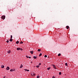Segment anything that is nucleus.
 I'll return each mask as SVG.
<instances>
[{
    "label": "nucleus",
    "instance_id": "obj_1",
    "mask_svg": "<svg viewBox=\"0 0 78 78\" xmlns=\"http://www.w3.org/2000/svg\"><path fill=\"white\" fill-rule=\"evenodd\" d=\"M1 18L3 20H4L5 19V16L4 15L2 16Z\"/></svg>",
    "mask_w": 78,
    "mask_h": 78
},
{
    "label": "nucleus",
    "instance_id": "obj_2",
    "mask_svg": "<svg viewBox=\"0 0 78 78\" xmlns=\"http://www.w3.org/2000/svg\"><path fill=\"white\" fill-rule=\"evenodd\" d=\"M31 75L32 76H35V75H36V74H34V73L33 72L32 73H31Z\"/></svg>",
    "mask_w": 78,
    "mask_h": 78
},
{
    "label": "nucleus",
    "instance_id": "obj_3",
    "mask_svg": "<svg viewBox=\"0 0 78 78\" xmlns=\"http://www.w3.org/2000/svg\"><path fill=\"white\" fill-rule=\"evenodd\" d=\"M15 70H16V69H12L10 70V72H14V71H15Z\"/></svg>",
    "mask_w": 78,
    "mask_h": 78
},
{
    "label": "nucleus",
    "instance_id": "obj_4",
    "mask_svg": "<svg viewBox=\"0 0 78 78\" xmlns=\"http://www.w3.org/2000/svg\"><path fill=\"white\" fill-rule=\"evenodd\" d=\"M52 66H53V68L55 69H56V66H55L54 65H52Z\"/></svg>",
    "mask_w": 78,
    "mask_h": 78
},
{
    "label": "nucleus",
    "instance_id": "obj_5",
    "mask_svg": "<svg viewBox=\"0 0 78 78\" xmlns=\"http://www.w3.org/2000/svg\"><path fill=\"white\" fill-rule=\"evenodd\" d=\"M6 69L7 70H9V66H7L6 68Z\"/></svg>",
    "mask_w": 78,
    "mask_h": 78
},
{
    "label": "nucleus",
    "instance_id": "obj_6",
    "mask_svg": "<svg viewBox=\"0 0 78 78\" xmlns=\"http://www.w3.org/2000/svg\"><path fill=\"white\" fill-rule=\"evenodd\" d=\"M30 52L31 53V54H32V55H33V53H34V52L33 51H30Z\"/></svg>",
    "mask_w": 78,
    "mask_h": 78
},
{
    "label": "nucleus",
    "instance_id": "obj_7",
    "mask_svg": "<svg viewBox=\"0 0 78 78\" xmlns=\"http://www.w3.org/2000/svg\"><path fill=\"white\" fill-rule=\"evenodd\" d=\"M22 67H23V65H22V64H21L20 68H22Z\"/></svg>",
    "mask_w": 78,
    "mask_h": 78
},
{
    "label": "nucleus",
    "instance_id": "obj_8",
    "mask_svg": "<svg viewBox=\"0 0 78 78\" xmlns=\"http://www.w3.org/2000/svg\"><path fill=\"white\" fill-rule=\"evenodd\" d=\"M1 67L2 69H4V67H5V66H4V65H2L1 66Z\"/></svg>",
    "mask_w": 78,
    "mask_h": 78
},
{
    "label": "nucleus",
    "instance_id": "obj_9",
    "mask_svg": "<svg viewBox=\"0 0 78 78\" xmlns=\"http://www.w3.org/2000/svg\"><path fill=\"white\" fill-rule=\"evenodd\" d=\"M66 28L67 30H68V29H69V26H66Z\"/></svg>",
    "mask_w": 78,
    "mask_h": 78
},
{
    "label": "nucleus",
    "instance_id": "obj_10",
    "mask_svg": "<svg viewBox=\"0 0 78 78\" xmlns=\"http://www.w3.org/2000/svg\"><path fill=\"white\" fill-rule=\"evenodd\" d=\"M24 70H26V71H27V72H29V69H24Z\"/></svg>",
    "mask_w": 78,
    "mask_h": 78
},
{
    "label": "nucleus",
    "instance_id": "obj_11",
    "mask_svg": "<svg viewBox=\"0 0 78 78\" xmlns=\"http://www.w3.org/2000/svg\"><path fill=\"white\" fill-rule=\"evenodd\" d=\"M11 53V50H9L8 51V53Z\"/></svg>",
    "mask_w": 78,
    "mask_h": 78
},
{
    "label": "nucleus",
    "instance_id": "obj_12",
    "mask_svg": "<svg viewBox=\"0 0 78 78\" xmlns=\"http://www.w3.org/2000/svg\"><path fill=\"white\" fill-rule=\"evenodd\" d=\"M9 41L10 42H12V38H11L10 40H9Z\"/></svg>",
    "mask_w": 78,
    "mask_h": 78
},
{
    "label": "nucleus",
    "instance_id": "obj_13",
    "mask_svg": "<svg viewBox=\"0 0 78 78\" xmlns=\"http://www.w3.org/2000/svg\"><path fill=\"white\" fill-rule=\"evenodd\" d=\"M50 69H51V68H50V67H49L47 68V70H50Z\"/></svg>",
    "mask_w": 78,
    "mask_h": 78
},
{
    "label": "nucleus",
    "instance_id": "obj_14",
    "mask_svg": "<svg viewBox=\"0 0 78 78\" xmlns=\"http://www.w3.org/2000/svg\"><path fill=\"white\" fill-rule=\"evenodd\" d=\"M20 48H17V50H20Z\"/></svg>",
    "mask_w": 78,
    "mask_h": 78
},
{
    "label": "nucleus",
    "instance_id": "obj_15",
    "mask_svg": "<svg viewBox=\"0 0 78 78\" xmlns=\"http://www.w3.org/2000/svg\"><path fill=\"white\" fill-rule=\"evenodd\" d=\"M33 58H34V59H36L37 58V57H36V56H34Z\"/></svg>",
    "mask_w": 78,
    "mask_h": 78
},
{
    "label": "nucleus",
    "instance_id": "obj_16",
    "mask_svg": "<svg viewBox=\"0 0 78 78\" xmlns=\"http://www.w3.org/2000/svg\"><path fill=\"white\" fill-rule=\"evenodd\" d=\"M36 67H37V68H38V67H39V65H38L37 66H36Z\"/></svg>",
    "mask_w": 78,
    "mask_h": 78
},
{
    "label": "nucleus",
    "instance_id": "obj_17",
    "mask_svg": "<svg viewBox=\"0 0 78 78\" xmlns=\"http://www.w3.org/2000/svg\"><path fill=\"white\" fill-rule=\"evenodd\" d=\"M19 41H16V44H19Z\"/></svg>",
    "mask_w": 78,
    "mask_h": 78
},
{
    "label": "nucleus",
    "instance_id": "obj_18",
    "mask_svg": "<svg viewBox=\"0 0 78 78\" xmlns=\"http://www.w3.org/2000/svg\"><path fill=\"white\" fill-rule=\"evenodd\" d=\"M41 49H38V50H37V51H41Z\"/></svg>",
    "mask_w": 78,
    "mask_h": 78
},
{
    "label": "nucleus",
    "instance_id": "obj_19",
    "mask_svg": "<svg viewBox=\"0 0 78 78\" xmlns=\"http://www.w3.org/2000/svg\"><path fill=\"white\" fill-rule=\"evenodd\" d=\"M42 56V53H40L39 55V56Z\"/></svg>",
    "mask_w": 78,
    "mask_h": 78
},
{
    "label": "nucleus",
    "instance_id": "obj_20",
    "mask_svg": "<svg viewBox=\"0 0 78 78\" xmlns=\"http://www.w3.org/2000/svg\"><path fill=\"white\" fill-rule=\"evenodd\" d=\"M39 77V75H38L37 76V78H40Z\"/></svg>",
    "mask_w": 78,
    "mask_h": 78
},
{
    "label": "nucleus",
    "instance_id": "obj_21",
    "mask_svg": "<svg viewBox=\"0 0 78 78\" xmlns=\"http://www.w3.org/2000/svg\"><path fill=\"white\" fill-rule=\"evenodd\" d=\"M58 56H61V54L59 53L58 55Z\"/></svg>",
    "mask_w": 78,
    "mask_h": 78
},
{
    "label": "nucleus",
    "instance_id": "obj_22",
    "mask_svg": "<svg viewBox=\"0 0 78 78\" xmlns=\"http://www.w3.org/2000/svg\"><path fill=\"white\" fill-rule=\"evenodd\" d=\"M20 50H21V51H22V50H23V49H22V48H20Z\"/></svg>",
    "mask_w": 78,
    "mask_h": 78
},
{
    "label": "nucleus",
    "instance_id": "obj_23",
    "mask_svg": "<svg viewBox=\"0 0 78 78\" xmlns=\"http://www.w3.org/2000/svg\"><path fill=\"white\" fill-rule=\"evenodd\" d=\"M47 56L46 55H44V57L45 58H47Z\"/></svg>",
    "mask_w": 78,
    "mask_h": 78
},
{
    "label": "nucleus",
    "instance_id": "obj_24",
    "mask_svg": "<svg viewBox=\"0 0 78 78\" xmlns=\"http://www.w3.org/2000/svg\"><path fill=\"white\" fill-rule=\"evenodd\" d=\"M10 38H11V39H12V35H11Z\"/></svg>",
    "mask_w": 78,
    "mask_h": 78
},
{
    "label": "nucleus",
    "instance_id": "obj_25",
    "mask_svg": "<svg viewBox=\"0 0 78 78\" xmlns=\"http://www.w3.org/2000/svg\"><path fill=\"white\" fill-rule=\"evenodd\" d=\"M59 75H61V72H60L59 73Z\"/></svg>",
    "mask_w": 78,
    "mask_h": 78
},
{
    "label": "nucleus",
    "instance_id": "obj_26",
    "mask_svg": "<svg viewBox=\"0 0 78 78\" xmlns=\"http://www.w3.org/2000/svg\"><path fill=\"white\" fill-rule=\"evenodd\" d=\"M65 65L67 66V63H65Z\"/></svg>",
    "mask_w": 78,
    "mask_h": 78
},
{
    "label": "nucleus",
    "instance_id": "obj_27",
    "mask_svg": "<svg viewBox=\"0 0 78 78\" xmlns=\"http://www.w3.org/2000/svg\"><path fill=\"white\" fill-rule=\"evenodd\" d=\"M6 42H7V43H8V42H9V40H8V41H7Z\"/></svg>",
    "mask_w": 78,
    "mask_h": 78
},
{
    "label": "nucleus",
    "instance_id": "obj_28",
    "mask_svg": "<svg viewBox=\"0 0 78 78\" xmlns=\"http://www.w3.org/2000/svg\"><path fill=\"white\" fill-rule=\"evenodd\" d=\"M23 42H22V41H21V42H20V44H23Z\"/></svg>",
    "mask_w": 78,
    "mask_h": 78
},
{
    "label": "nucleus",
    "instance_id": "obj_29",
    "mask_svg": "<svg viewBox=\"0 0 78 78\" xmlns=\"http://www.w3.org/2000/svg\"><path fill=\"white\" fill-rule=\"evenodd\" d=\"M26 57H27V58H28V57L26 55Z\"/></svg>",
    "mask_w": 78,
    "mask_h": 78
},
{
    "label": "nucleus",
    "instance_id": "obj_30",
    "mask_svg": "<svg viewBox=\"0 0 78 78\" xmlns=\"http://www.w3.org/2000/svg\"><path fill=\"white\" fill-rule=\"evenodd\" d=\"M55 77L54 76H53V77H52V78H55Z\"/></svg>",
    "mask_w": 78,
    "mask_h": 78
},
{
    "label": "nucleus",
    "instance_id": "obj_31",
    "mask_svg": "<svg viewBox=\"0 0 78 78\" xmlns=\"http://www.w3.org/2000/svg\"><path fill=\"white\" fill-rule=\"evenodd\" d=\"M30 59V58H31V57H28Z\"/></svg>",
    "mask_w": 78,
    "mask_h": 78
},
{
    "label": "nucleus",
    "instance_id": "obj_32",
    "mask_svg": "<svg viewBox=\"0 0 78 78\" xmlns=\"http://www.w3.org/2000/svg\"><path fill=\"white\" fill-rule=\"evenodd\" d=\"M39 65H40V66H41V63H39Z\"/></svg>",
    "mask_w": 78,
    "mask_h": 78
},
{
    "label": "nucleus",
    "instance_id": "obj_33",
    "mask_svg": "<svg viewBox=\"0 0 78 78\" xmlns=\"http://www.w3.org/2000/svg\"><path fill=\"white\" fill-rule=\"evenodd\" d=\"M5 77H6V76H5L3 77V78H5Z\"/></svg>",
    "mask_w": 78,
    "mask_h": 78
},
{
    "label": "nucleus",
    "instance_id": "obj_34",
    "mask_svg": "<svg viewBox=\"0 0 78 78\" xmlns=\"http://www.w3.org/2000/svg\"><path fill=\"white\" fill-rule=\"evenodd\" d=\"M31 63H33V62H31Z\"/></svg>",
    "mask_w": 78,
    "mask_h": 78
},
{
    "label": "nucleus",
    "instance_id": "obj_35",
    "mask_svg": "<svg viewBox=\"0 0 78 78\" xmlns=\"http://www.w3.org/2000/svg\"><path fill=\"white\" fill-rule=\"evenodd\" d=\"M26 71H27V70H25V72H26Z\"/></svg>",
    "mask_w": 78,
    "mask_h": 78
},
{
    "label": "nucleus",
    "instance_id": "obj_36",
    "mask_svg": "<svg viewBox=\"0 0 78 78\" xmlns=\"http://www.w3.org/2000/svg\"><path fill=\"white\" fill-rule=\"evenodd\" d=\"M48 58H49V57L48 56Z\"/></svg>",
    "mask_w": 78,
    "mask_h": 78
},
{
    "label": "nucleus",
    "instance_id": "obj_37",
    "mask_svg": "<svg viewBox=\"0 0 78 78\" xmlns=\"http://www.w3.org/2000/svg\"><path fill=\"white\" fill-rule=\"evenodd\" d=\"M34 67H35V66H34Z\"/></svg>",
    "mask_w": 78,
    "mask_h": 78
},
{
    "label": "nucleus",
    "instance_id": "obj_38",
    "mask_svg": "<svg viewBox=\"0 0 78 78\" xmlns=\"http://www.w3.org/2000/svg\"><path fill=\"white\" fill-rule=\"evenodd\" d=\"M65 75H66V74H65Z\"/></svg>",
    "mask_w": 78,
    "mask_h": 78
},
{
    "label": "nucleus",
    "instance_id": "obj_39",
    "mask_svg": "<svg viewBox=\"0 0 78 78\" xmlns=\"http://www.w3.org/2000/svg\"><path fill=\"white\" fill-rule=\"evenodd\" d=\"M58 67H59V66H58Z\"/></svg>",
    "mask_w": 78,
    "mask_h": 78
},
{
    "label": "nucleus",
    "instance_id": "obj_40",
    "mask_svg": "<svg viewBox=\"0 0 78 78\" xmlns=\"http://www.w3.org/2000/svg\"><path fill=\"white\" fill-rule=\"evenodd\" d=\"M58 67H59V66H58Z\"/></svg>",
    "mask_w": 78,
    "mask_h": 78
},
{
    "label": "nucleus",
    "instance_id": "obj_41",
    "mask_svg": "<svg viewBox=\"0 0 78 78\" xmlns=\"http://www.w3.org/2000/svg\"><path fill=\"white\" fill-rule=\"evenodd\" d=\"M58 67H59V66H58Z\"/></svg>",
    "mask_w": 78,
    "mask_h": 78
}]
</instances>
